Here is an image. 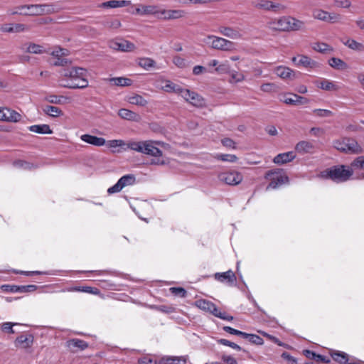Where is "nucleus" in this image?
I'll return each instance as SVG.
<instances>
[{
	"label": "nucleus",
	"mask_w": 364,
	"mask_h": 364,
	"mask_svg": "<svg viewBox=\"0 0 364 364\" xmlns=\"http://www.w3.org/2000/svg\"><path fill=\"white\" fill-rule=\"evenodd\" d=\"M16 9L18 11H13L11 14L23 16L50 15L59 13L62 10V8L55 3L21 5Z\"/></svg>",
	"instance_id": "nucleus-1"
},
{
	"label": "nucleus",
	"mask_w": 364,
	"mask_h": 364,
	"mask_svg": "<svg viewBox=\"0 0 364 364\" xmlns=\"http://www.w3.org/2000/svg\"><path fill=\"white\" fill-rule=\"evenodd\" d=\"M127 145V147L132 150L154 156L155 158L151 159L149 162L151 165L166 164L165 161L159 158V156H162V151L154 146V141H132Z\"/></svg>",
	"instance_id": "nucleus-2"
},
{
	"label": "nucleus",
	"mask_w": 364,
	"mask_h": 364,
	"mask_svg": "<svg viewBox=\"0 0 364 364\" xmlns=\"http://www.w3.org/2000/svg\"><path fill=\"white\" fill-rule=\"evenodd\" d=\"M353 173V168L345 165L333 166L321 172V175L323 178L331 179L337 183L348 181Z\"/></svg>",
	"instance_id": "nucleus-3"
},
{
	"label": "nucleus",
	"mask_w": 364,
	"mask_h": 364,
	"mask_svg": "<svg viewBox=\"0 0 364 364\" xmlns=\"http://www.w3.org/2000/svg\"><path fill=\"white\" fill-rule=\"evenodd\" d=\"M272 28L280 31H299L304 28V23L293 17H282L272 23Z\"/></svg>",
	"instance_id": "nucleus-4"
},
{
	"label": "nucleus",
	"mask_w": 364,
	"mask_h": 364,
	"mask_svg": "<svg viewBox=\"0 0 364 364\" xmlns=\"http://www.w3.org/2000/svg\"><path fill=\"white\" fill-rule=\"evenodd\" d=\"M264 178L270 182L267 187V190L269 188H277L283 184L289 183V178L286 174L283 168H274L266 172Z\"/></svg>",
	"instance_id": "nucleus-5"
},
{
	"label": "nucleus",
	"mask_w": 364,
	"mask_h": 364,
	"mask_svg": "<svg viewBox=\"0 0 364 364\" xmlns=\"http://www.w3.org/2000/svg\"><path fill=\"white\" fill-rule=\"evenodd\" d=\"M334 147L346 154H360L363 150L357 141L353 138L344 137L334 142Z\"/></svg>",
	"instance_id": "nucleus-6"
},
{
	"label": "nucleus",
	"mask_w": 364,
	"mask_h": 364,
	"mask_svg": "<svg viewBox=\"0 0 364 364\" xmlns=\"http://www.w3.org/2000/svg\"><path fill=\"white\" fill-rule=\"evenodd\" d=\"M220 181L230 186H236L242 181V175L237 171L220 173L218 175Z\"/></svg>",
	"instance_id": "nucleus-7"
},
{
	"label": "nucleus",
	"mask_w": 364,
	"mask_h": 364,
	"mask_svg": "<svg viewBox=\"0 0 364 364\" xmlns=\"http://www.w3.org/2000/svg\"><path fill=\"white\" fill-rule=\"evenodd\" d=\"M208 38L213 39L211 42L212 48L223 50H232L235 48V43L225 38L211 36H208Z\"/></svg>",
	"instance_id": "nucleus-8"
},
{
	"label": "nucleus",
	"mask_w": 364,
	"mask_h": 364,
	"mask_svg": "<svg viewBox=\"0 0 364 364\" xmlns=\"http://www.w3.org/2000/svg\"><path fill=\"white\" fill-rule=\"evenodd\" d=\"M109 47L113 50L123 52H131L136 48L134 43L126 40H121V41H112L109 42Z\"/></svg>",
	"instance_id": "nucleus-9"
},
{
	"label": "nucleus",
	"mask_w": 364,
	"mask_h": 364,
	"mask_svg": "<svg viewBox=\"0 0 364 364\" xmlns=\"http://www.w3.org/2000/svg\"><path fill=\"white\" fill-rule=\"evenodd\" d=\"M181 95L185 100L194 106H201L203 104V99L202 97L188 90L183 89V91H181Z\"/></svg>",
	"instance_id": "nucleus-10"
},
{
	"label": "nucleus",
	"mask_w": 364,
	"mask_h": 364,
	"mask_svg": "<svg viewBox=\"0 0 364 364\" xmlns=\"http://www.w3.org/2000/svg\"><path fill=\"white\" fill-rule=\"evenodd\" d=\"M214 277L215 279L221 282H226L230 286H234L236 284V276L235 273L232 270H228L225 272L222 273H215L214 274Z\"/></svg>",
	"instance_id": "nucleus-11"
},
{
	"label": "nucleus",
	"mask_w": 364,
	"mask_h": 364,
	"mask_svg": "<svg viewBox=\"0 0 364 364\" xmlns=\"http://www.w3.org/2000/svg\"><path fill=\"white\" fill-rule=\"evenodd\" d=\"M206 311L216 317L226 321H232L233 316L226 315L225 312H221L215 304L206 300Z\"/></svg>",
	"instance_id": "nucleus-12"
},
{
	"label": "nucleus",
	"mask_w": 364,
	"mask_h": 364,
	"mask_svg": "<svg viewBox=\"0 0 364 364\" xmlns=\"http://www.w3.org/2000/svg\"><path fill=\"white\" fill-rule=\"evenodd\" d=\"M292 62L296 65H301L304 68H315L317 63L306 55H299V57H293Z\"/></svg>",
	"instance_id": "nucleus-13"
},
{
	"label": "nucleus",
	"mask_w": 364,
	"mask_h": 364,
	"mask_svg": "<svg viewBox=\"0 0 364 364\" xmlns=\"http://www.w3.org/2000/svg\"><path fill=\"white\" fill-rule=\"evenodd\" d=\"M276 74L282 79L294 80L296 78V73L288 67L279 66L275 70Z\"/></svg>",
	"instance_id": "nucleus-14"
},
{
	"label": "nucleus",
	"mask_w": 364,
	"mask_h": 364,
	"mask_svg": "<svg viewBox=\"0 0 364 364\" xmlns=\"http://www.w3.org/2000/svg\"><path fill=\"white\" fill-rule=\"evenodd\" d=\"M80 138L83 141L96 146H102L106 143V141L104 138L97 137L96 136L90 134H83Z\"/></svg>",
	"instance_id": "nucleus-15"
},
{
	"label": "nucleus",
	"mask_w": 364,
	"mask_h": 364,
	"mask_svg": "<svg viewBox=\"0 0 364 364\" xmlns=\"http://www.w3.org/2000/svg\"><path fill=\"white\" fill-rule=\"evenodd\" d=\"M295 157L296 155L293 151H288L286 153L279 154L274 158L273 161L277 164H284L291 161Z\"/></svg>",
	"instance_id": "nucleus-16"
},
{
	"label": "nucleus",
	"mask_w": 364,
	"mask_h": 364,
	"mask_svg": "<svg viewBox=\"0 0 364 364\" xmlns=\"http://www.w3.org/2000/svg\"><path fill=\"white\" fill-rule=\"evenodd\" d=\"M118 114L122 119L134 122H139L141 119L139 114L137 113L124 108L119 110Z\"/></svg>",
	"instance_id": "nucleus-17"
},
{
	"label": "nucleus",
	"mask_w": 364,
	"mask_h": 364,
	"mask_svg": "<svg viewBox=\"0 0 364 364\" xmlns=\"http://www.w3.org/2000/svg\"><path fill=\"white\" fill-rule=\"evenodd\" d=\"M161 14L164 19H176L183 17L186 12L183 10H163Z\"/></svg>",
	"instance_id": "nucleus-18"
},
{
	"label": "nucleus",
	"mask_w": 364,
	"mask_h": 364,
	"mask_svg": "<svg viewBox=\"0 0 364 364\" xmlns=\"http://www.w3.org/2000/svg\"><path fill=\"white\" fill-rule=\"evenodd\" d=\"M131 4L130 1L125 0H112L106 2H103L100 4V7L101 8H119V7H124L129 6Z\"/></svg>",
	"instance_id": "nucleus-19"
},
{
	"label": "nucleus",
	"mask_w": 364,
	"mask_h": 364,
	"mask_svg": "<svg viewBox=\"0 0 364 364\" xmlns=\"http://www.w3.org/2000/svg\"><path fill=\"white\" fill-rule=\"evenodd\" d=\"M294 98L291 97H286L284 100V102L287 105H304L309 102V100L304 97L298 95L296 94H291Z\"/></svg>",
	"instance_id": "nucleus-20"
},
{
	"label": "nucleus",
	"mask_w": 364,
	"mask_h": 364,
	"mask_svg": "<svg viewBox=\"0 0 364 364\" xmlns=\"http://www.w3.org/2000/svg\"><path fill=\"white\" fill-rule=\"evenodd\" d=\"M5 121L17 122L21 119V115L15 110L4 107Z\"/></svg>",
	"instance_id": "nucleus-21"
},
{
	"label": "nucleus",
	"mask_w": 364,
	"mask_h": 364,
	"mask_svg": "<svg viewBox=\"0 0 364 364\" xmlns=\"http://www.w3.org/2000/svg\"><path fill=\"white\" fill-rule=\"evenodd\" d=\"M314 145L306 141H301L298 142L295 146V150L299 153H310L314 149Z\"/></svg>",
	"instance_id": "nucleus-22"
},
{
	"label": "nucleus",
	"mask_w": 364,
	"mask_h": 364,
	"mask_svg": "<svg viewBox=\"0 0 364 364\" xmlns=\"http://www.w3.org/2000/svg\"><path fill=\"white\" fill-rule=\"evenodd\" d=\"M328 64L331 67L338 70H344L348 68V65L343 60L333 57L328 60Z\"/></svg>",
	"instance_id": "nucleus-23"
},
{
	"label": "nucleus",
	"mask_w": 364,
	"mask_h": 364,
	"mask_svg": "<svg viewBox=\"0 0 364 364\" xmlns=\"http://www.w3.org/2000/svg\"><path fill=\"white\" fill-rule=\"evenodd\" d=\"M331 356L333 360L338 362L341 364H346L348 363V355L344 352L334 350L331 353Z\"/></svg>",
	"instance_id": "nucleus-24"
},
{
	"label": "nucleus",
	"mask_w": 364,
	"mask_h": 364,
	"mask_svg": "<svg viewBox=\"0 0 364 364\" xmlns=\"http://www.w3.org/2000/svg\"><path fill=\"white\" fill-rule=\"evenodd\" d=\"M42 109L44 113L52 117H56L63 114L62 110L58 107L46 105Z\"/></svg>",
	"instance_id": "nucleus-25"
},
{
	"label": "nucleus",
	"mask_w": 364,
	"mask_h": 364,
	"mask_svg": "<svg viewBox=\"0 0 364 364\" xmlns=\"http://www.w3.org/2000/svg\"><path fill=\"white\" fill-rule=\"evenodd\" d=\"M259 9H263L265 10H272L274 11H277L280 7V4H274L272 1H267V0H262L259 3H258L256 6Z\"/></svg>",
	"instance_id": "nucleus-26"
},
{
	"label": "nucleus",
	"mask_w": 364,
	"mask_h": 364,
	"mask_svg": "<svg viewBox=\"0 0 364 364\" xmlns=\"http://www.w3.org/2000/svg\"><path fill=\"white\" fill-rule=\"evenodd\" d=\"M73 80L70 84L65 85L64 87L70 89H84L88 87V81L85 77L78 79L77 82Z\"/></svg>",
	"instance_id": "nucleus-27"
},
{
	"label": "nucleus",
	"mask_w": 364,
	"mask_h": 364,
	"mask_svg": "<svg viewBox=\"0 0 364 364\" xmlns=\"http://www.w3.org/2000/svg\"><path fill=\"white\" fill-rule=\"evenodd\" d=\"M220 33L228 38L237 39L241 37V34L237 30H235L230 27H222Z\"/></svg>",
	"instance_id": "nucleus-28"
},
{
	"label": "nucleus",
	"mask_w": 364,
	"mask_h": 364,
	"mask_svg": "<svg viewBox=\"0 0 364 364\" xmlns=\"http://www.w3.org/2000/svg\"><path fill=\"white\" fill-rule=\"evenodd\" d=\"M86 70L82 68H73L69 70V77L73 80H77L82 77H85Z\"/></svg>",
	"instance_id": "nucleus-29"
},
{
	"label": "nucleus",
	"mask_w": 364,
	"mask_h": 364,
	"mask_svg": "<svg viewBox=\"0 0 364 364\" xmlns=\"http://www.w3.org/2000/svg\"><path fill=\"white\" fill-rule=\"evenodd\" d=\"M29 130L38 134H52L53 131L48 124L33 125L28 127Z\"/></svg>",
	"instance_id": "nucleus-30"
},
{
	"label": "nucleus",
	"mask_w": 364,
	"mask_h": 364,
	"mask_svg": "<svg viewBox=\"0 0 364 364\" xmlns=\"http://www.w3.org/2000/svg\"><path fill=\"white\" fill-rule=\"evenodd\" d=\"M156 8L154 6H141L136 9V14L140 15L156 14Z\"/></svg>",
	"instance_id": "nucleus-31"
},
{
	"label": "nucleus",
	"mask_w": 364,
	"mask_h": 364,
	"mask_svg": "<svg viewBox=\"0 0 364 364\" xmlns=\"http://www.w3.org/2000/svg\"><path fill=\"white\" fill-rule=\"evenodd\" d=\"M107 80L110 82H113V84L117 86H129L132 83V80L131 79L123 77H112L107 79Z\"/></svg>",
	"instance_id": "nucleus-32"
},
{
	"label": "nucleus",
	"mask_w": 364,
	"mask_h": 364,
	"mask_svg": "<svg viewBox=\"0 0 364 364\" xmlns=\"http://www.w3.org/2000/svg\"><path fill=\"white\" fill-rule=\"evenodd\" d=\"M102 23L105 28L109 29H117L122 25L120 21L117 18H107Z\"/></svg>",
	"instance_id": "nucleus-33"
},
{
	"label": "nucleus",
	"mask_w": 364,
	"mask_h": 364,
	"mask_svg": "<svg viewBox=\"0 0 364 364\" xmlns=\"http://www.w3.org/2000/svg\"><path fill=\"white\" fill-rule=\"evenodd\" d=\"M162 89L166 92H174L181 95V91H183V88L181 87L179 85H176L171 82H166L165 85L162 86Z\"/></svg>",
	"instance_id": "nucleus-34"
},
{
	"label": "nucleus",
	"mask_w": 364,
	"mask_h": 364,
	"mask_svg": "<svg viewBox=\"0 0 364 364\" xmlns=\"http://www.w3.org/2000/svg\"><path fill=\"white\" fill-rule=\"evenodd\" d=\"M128 102L132 105L145 106L147 104V101L139 95H134L128 98Z\"/></svg>",
	"instance_id": "nucleus-35"
},
{
	"label": "nucleus",
	"mask_w": 364,
	"mask_h": 364,
	"mask_svg": "<svg viewBox=\"0 0 364 364\" xmlns=\"http://www.w3.org/2000/svg\"><path fill=\"white\" fill-rule=\"evenodd\" d=\"M139 65L146 70H149L155 66V61L149 58H142L139 60Z\"/></svg>",
	"instance_id": "nucleus-36"
},
{
	"label": "nucleus",
	"mask_w": 364,
	"mask_h": 364,
	"mask_svg": "<svg viewBox=\"0 0 364 364\" xmlns=\"http://www.w3.org/2000/svg\"><path fill=\"white\" fill-rule=\"evenodd\" d=\"M68 343L69 347L73 346V347L78 348L81 350H84L86 348H87V346H88V344L85 341H84L82 340L77 339V338L71 339V340L68 341Z\"/></svg>",
	"instance_id": "nucleus-37"
},
{
	"label": "nucleus",
	"mask_w": 364,
	"mask_h": 364,
	"mask_svg": "<svg viewBox=\"0 0 364 364\" xmlns=\"http://www.w3.org/2000/svg\"><path fill=\"white\" fill-rule=\"evenodd\" d=\"M346 46L348 48L358 51L364 50V45L360 43L357 42L353 39H348L346 42L344 43Z\"/></svg>",
	"instance_id": "nucleus-38"
},
{
	"label": "nucleus",
	"mask_w": 364,
	"mask_h": 364,
	"mask_svg": "<svg viewBox=\"0 0 364 364\" xmlns=\"http://www.w3.org/2000/svg\"><path fill=\"white\" fill-rule=\"evenodd\" d=\"M223 329L230 333V334H232V335H235V336H240L242 337V338H246L247 336H248V333H245V332H243V331H239V330H237V329H235L230 326H224L223 328Z\"/></svg>",
	"instance_id": "nucleus-39"
},
{
	"label": "nucleus",
	"mask_w": 364,
	"mask_h": 364,
	"mask_svg": "<svg viewBox=\"0 0 364 364\" xmlns=\"http://www.w3.org/2000/svg\"><path fill=\"white\" fill-rule=\"evenodd\" d=\"M313 49L321 53H325L328 50H333L330 46L325 43H315L313 46Z\"/></svg>",
	"instance_id": "nucleus-40"
},
{
	"label": "nucleus",
	"mask_w": 364,
	"mask_h": 364,
	"mask_svg": "<svg viewBox=\"0 0 364 364\" xmlns=\"http://www.w3.org/2000/svg\"><path fill=\"white\" fill-rule=\"evenodd\" d=\"M26 52L30 53L41 54L44 51L42 50V46L36 43H31L26 48Z\"/></svg>",
	"instance_id": "nucleus-41"
},
{
	"label": "nucleus",
	"mask_w": 364,
	"mask_h": 364,
	"mask_svg": "<svg viewBox=\"0 0 364 364\" xmlns=\"http://www.w3.org/2000/svg\"><path fill=\"white\" fill-rule=\"evenodd\" d=\"M119 181L124 187L133 184L135 182V177L132 174L125 175L120 178Z\"/></svg>",
	"instance_id": "nucleus-42"
},
{
	"label": "nucleus",
	"mask_w": 364,
	"mask_h": 364,
	"mask_svg": "<svg viewBox=\"0 0 364 364\" xmlns=\"http://www.w3.org/2000/svg\"><path fill=\"white\" fill-rule=\"evenodd\" d=\"M318 87L324 90H336V85L333 84V82L327 80L321 81L320 85H318Z\"/></svg>",
	"instance_id": "nucleus-43"
},
{
	"label": "nucleus",
	"mask_w": 364,
	"mask_h": 364,
	"mask_svg": "<svg viewBox=\"0 0 364 364\" xmlns=\"http://www.w3.org/2000/svg\"><path fill=\"white\" fill-rule=\"evenodd\" d=\"M31 343H32V340L29 341V339L23 335H21V336L17 337L15 341V345L16 346H18L19 345H21V344H25L23 346V348L29 347Z\"/></svg>",
	"instance_id": "nucleus-44"
},
{
	"label": "nucleus",
	"mask_w": 364,
	"mask_h": 364,
	"mask_svg": "<svg viewBox=\"0 0 364 364\" xmlns=\"http://www.w3.org/2000/svg\"><path fill=\"white\" fill-rule=\"evenodd\" d=\"M215 159L223 161L235 162L238 159L234 154H218Z\"/></svg>",
	"instance_id": "nucleus-45"
},
{
	"label": "nucleus",
	"mask_w": 364,
	"mask_h": 364,
	"mask_svg": "<svg viewBox=\"0 0 364 364\" xmlns=\"http://www.w3.org/2000/svg\"><path fill=\"white\" fill-rule=\"evenodd\" d=\"M353 169H364V156H358L350 164Z\"/></svg>",
	"instance_id": "nucleus-46"
},
{
	"label": "nucleus",
	"mask_w": 364,
	"mask_h": 364,
	"mask_svg": "<svg viewBox=\"0 0 364 364\" xmlns=\"http://www.w3.org/2000/svg\"><path fill=\"white\" fill-rule=\"evenodd\" d=\"M245 339L255 345H262L264 343L263 339L256 334L248 333V336Z\"/></svg>",
	"instance_id": "nucleus-47"
},
{
	"label": "nucleus",
	"mask_w": 364,
	"mask_h": 364,
	"mask_svg": "<svg viewBox=\"0 0 364 364\" xmlns=\"http://www.w3.org/2000/svg\"><path fill=\"white\" fill-rule=\"evenodd\" d=\"M186 362L183 357H169L165 360V364H185Z\"/></svg>",
	"instance_id": "nucleus-48"
},
{
	"label": "nucleus",
	"mask_w": 364,
	"mask_h": 364,
	"mask_svg": "<svg viewBox=\"0 0 364 364\" xmlns=\"http://www.w3.org/2000/svg\"><path fill=\"white\" fill-rule=\"evenodd\" d=\"M313 112L320 117H329L333 116V112L328 109H316Z\"/></svg>",
	"instance_id": "nucleus-49"
},
{
	"label": "nucleus",
	"mask_w": 364,
	"mask_h": 364,
	"mask_svg": "<svg viewBox=\"0 0 364 364\" xmlns=\"http://www.w3.org/2000/svg\"><path fill=\"white\" fill-rule=\"evenodd\" d=\"M170 291L176 295V296H178L180 297H185L186 296V291L185 290V289L182 288V287H171L170 288Z\"/></svg>",
	"instance_id": "nucleus-50"
},
{
	"label": "nucleus",
	"mask_w": 364,
	"mask_h": 364,
	"mask_svg": "<svg viewBox=\"0 0 364 364\" xmlns=\"http://www.w3.org/2000/svg\"><path fill=\"white\" fill-rule=\"evenodd\" d=\"M328 12L323 10H316L314 11L313 16L315 18L326 21Z\"/></svg>",
	"instance_id": "nucleus-51"
},
{
	"label": "nucleus",
	"mask_w": 364,
	"mask_h": 364,
	"mask_svg": "<svg viewBox=\"0 0 364 364\" xmlns=\"http://www.w3.org/2000/svg\"><path fill=\"white\" fill-rule=\"evenodd\" d=\"M259 333H261L262 335H263L264 336L268 338L270 341H273L274 343H277L279 346H288V345L283 343L277 338H276L274 336L268 334L267 333L264 332V331H259Z\"/></svg>",
	"instance_id": "nucleus-52"
},
{
	"label": "nucleus",
	"mask_w": 364,
	"mask_h": 364,
	"mask_svg": "<svg viewBox=\"0 0 364 364\" xmlns=\"http://www.w3.org/2000/svg\"><path fill=\"white\" fill-rule=\"evenodd\" d=\"M63 96H58L55 95H50L45 97V100L53 104H61V99Z\"/></svg>",
	"instance_id": "nucleus-53"
},
{
	"label": "nucleus",
	"mask_w": 364,
	"mask_h": 364,
	"mask_svg": "<svg viewBox=\"0 0 364 364\" xmlns=\"http://www.w3.org/2000/svg\"><path fill=\"white\" fill-rule=\"evenodd\" d=\"M222 144L227 148L236 149V143L230 138H224L221 140Z\"/></svg>",
	"instance_id": "nucleus-54"
},
{
	"label": "nucleus",
	"mask_w": 364,
	"mask_h": 364,
	"mask_svg": "<svg viewBox=\"0 0 364 364\" xmlns=\"http://www.w3.org/2000/svg\"><path fill=\"white\" fill-rule=\"evenodd\" d=\"M1 289L6 292H18L19 286L6 284L1 286Z\"/></svg>",
	"instance_id": "nucleus-55"
},
{
	"label": "nucleus",
	"mask_w": 364,
	"mask_h": 364,
	"mask_svg": "<svg viewBox=\"0 0 364 364\" xmlns=\"http://www.w3.org/2000/svg\"><path fill=\"white\" fill-rule=\"evenodd\" d=\"M124 188V186L122 185V183H120V182L118 181L117 183L114 185L113 186L110 187L108 188L107 190V192L109 194H112V193H118L119 192L122 188Z\"/></svg>",
	"instance_id": "nucleus-56"
},
{
	"label": "nucleus",
	"mask_w": 364,
	"mask_h": 364,
	"mask_svg": "<svg viewBox=\"0 0 364 364\" xmlns=\"http://www.w3.org/2000/svg\"><path fill=\"white\" fill-rule=\"evenodd\" d=\"M221 360L225 364H237V360L231 355H223Z\"/></svg>",
	"instance_id": "nucleus-57"
},
{
	"label": "nucleus",
	"mask_w": 364,
	"mask_h": 364,
	"mask_svg": "<svg viewBox=\"0 0 364 364\" xmlns=\"http://www.w3.org/2000/svg\"><path fill=\"white\" fill-rule=\"evenodd\" d=\"M341 19V15L336 13H328L327 16L326 22L335 23Z\"/></svg>",
	"instance_id": "nucleus-58"
},
{
	"label": "nucleus",
	"mask_w": 364,
	"mask_h": 364,
	"mask_svg": "<svg viewBox=\"0 0 364 364\" xmlns=\"http://www.w3.org/2000/svg\"><path fill=\"white\" fill-rule=\"evenodd\" d=\"M173 62L178 68H183L186 66V60L180 56H175L173 59Z\"/></svg>",
	"instance_id": "nucleus-59"
},
{
	"label": "nucleus",
	"mask_w": 364,
	"mask_h": 364,
	"mask_svg": "<svg viewBox=\"0 0 364 364\" xmlns=\"http://www.w3.org/2000/svg\"><path fill=\"white\" fill-rule=\"evenodd\" d=\"M303 355H305L308 359L315 361L317 353L313 350L305 349L303 350Z\"/></svg>",
	"instance_id": "nucleus-60"
},
{
	"label": "nucleus",
	"mask_w": 364,
	"mask_h": 364,
	"mask_svg": "<svg viewBox=\"0 0 364 364\" xmlns=\"http://www.w3.org/2000/svg\"><path fill=\"white\" fill-rule=\"evenodd\" d=\"M37 289V286L36 285H26V286H19L18 292H31L34 291Z\"/></svg>",
	"instance_id": "nucleus-61"
},
{
	"label": "nucleus",
	"mask_w": 364,
	"mask_h": 364,
	"mask_svg": "<svg viewBox=\"0 0 364 364\" xmlns=\"http://www.w3.org/2000/svg\"><path fill=\"white\" fill-rule=\"evenodd\" d=\"M69 60L62 57L57 58L56 60L53 63L54 66H65L68 64Z\"/></svg>",
	"instance_id": "nucleus-62"
},
{
	"label": "nucleus",
	"mask_w": 364,
	"mask_h": 364,
	"mask_svg": "<svg viewBox=\"0 0 364 364\" xmlns=\"http://www.w3.org/2000/svg\"><path fill=\"white\" fill-rule=\"evenodd\" d=\"M215 70L220 74L228 73L230 71V66L227 64H221L216 67Z\"/></svg>",
	"instance_id": "nucleus-63"
},
{
	"label": "nucleus",
	"mask_w": 364,
	"mask_h": 364,
	"mask_svg": "<svg viewBox=\"0 0 364 364\" xmlns=\"http://www.w3.org/2000/svg\"><path fill=\"white\" fill-rule=\"evenodd\" d=\"M139 364H157L155 360H153L149 357H143L138 360Z\"/></svg>",
	"instance_id": "nucleus-64"
}]
</instances>
